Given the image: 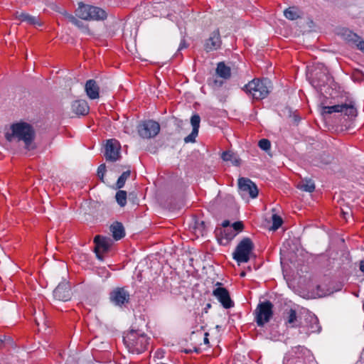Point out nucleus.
<instances>
[{
	"mask_svg": "<svg viewBox=\"0 0 364 364\" xmlns=\"http://www.w3.org/2000/svg\"><path fill=\"white\" fill-rule=\"evenodd\" d=\"M284 16L291 21L301 18L303 16V11L296 6H289L284 11Z\"/></svg>",
	"mask_w": 364,
	"mask_h": 364,
	"instance_id": "22",
	"label": "nucleus"
},
{
	"mask_svg": "<svg viewBox=\"0 0 364 364\" xmlns=\"http://www.w3.org/2000/svg\"><path fill=\"white\" fill-rule=\"evenodd\" d=\"M9 337H6V336H3L0 337V348H1L3 343L8 339H9Z\"/></svg>",
	"mask_w": 364,
	"mask_h": 364,
	"instance_id": "42",
	"label": "nucleus"
},
{
	"mask_svg": "<svg viewBox=\"0 0 364 364\" xmlns=\"http://www.w3.org/2000/svg\"><path fill=\"white\" fill-rule=\"evenodd\" d=\"M54 297L62 301H67L71 298V288L68 282H61L53 291Z\"/></svg>",
	"mask_w": 364,
	"mask_h": 364,
	"instance_id": "15",
	"label": "nucleus"
},
{
	"mask_svg": "<svg viewBox=\"0 0 364 364\" xmlns=\"http://www.w3.org/2000/svg\"><path fill=\"white\" fill-rule=\"evenodd\" d=\"M255 248L254 243L249 237L243 238L237 245L232 257L238 264L248 262Z\"/></svg>",
	"mask_w": 364,
	"mask_h": 364,
	"instance_id": "5",
	"label": "nucleus"
},
{
	"mask_svg": "<svg viewBox=\"0 0 364 364\" xmlns=\"http://www.w3.org/2000/svg\"><path fill=\"white\" fill-rule=\"evenodd\" d=\"M182 124H183V121L182 120H178V126H181Z\"/></svg>",
	"mask_w": 364,
	"mask_h": 364,
	"instance_id": "45",
	"label": "nucleus"
},
{
	"mask_svg": "<svg viewBox=\"0 0 364 364\" xmlns=\"http://www.w3.org/2000/svg\"><path fill=\"white\" fill-rule=\"evenodd\" d=\"M291 364H311V360L303 357H298L293 359Z\"/></svg>",
	"mask_w": 364,
	"mask_h": 364,
	"instance_id": "37",
	"label": "nucleus"
},
{
	"mask_svg": "<svg viewBox=\"0 0 364 364\" xmlns=\"http://www.w3.org/2000/svg\"><path fill=\"white\" fill-rule=\"evenodd\" d=\"M110 232L115 240H119L125 236V231L122 223L116 221L109 227Z\"/></svg>",
	"mask_w": 364,
	"mask_h": 364,
	"instance_id": "21",
	"label": "nucleus"
},
{
	"mask_svg": "<svg viewBox=\"0 0 364 364\" xmlns=\"http://www.w3.org/2000/svg\"><path fill=\"white\" fill-rule=\"evenodd\" d=\"M232 164L236 166H239L240 165L241 160L239 158L234 157L231 161Z\"/></svg>",
	"mask_w": 364,
	"mask_h": 364,
	"instance_id": "41",
	"label": "nucleus"
},
{
	"mask_svg": "<svg viewBox=\"0 0 364 364\" xmlns=\"http://www.w3.org/2000/svg\"><path fill=\"white\" fill-rule=\"evenodd\" d=\"M299 328V332L307 336L313 333H319L321 328L318 318L315 315L310 314L306 316L304 323H301Z\"/></svg>",
	"mask_w": 364,
	"mask_h": 364,
	"instance_id": "11",
	"label": "nucleus"
},
{
	"mask_svg": "<svg viewBox=\"0 0 364 364\" xmlns=\"http://www.w3.org/2000/svg\"><path fill=\"white\" fill-rule=\"evenodd\" d=\"M14 17L15 19L20 21L21 22H26L29 25L32 26H41L42 23L41 22L38 18L35 16H32L26 13H19L18 11H16L14 14Z\"/></svg>",
	"mask_w": 364,
	"mask_h": 364,
	"instance_id": "17",
	"label": "nucleus"
},
{
	"mask_svg": "<svg viewBox=\"0 0 364 364\" xmlns=\"http://www.w3.org/2000/svg\"><path fill=\"white\" fill-rule=\"evenodd\" d=\"M331 80L330 76L324 72H319L315 74L312 82L315 87L321 88L325 86Z\"/></svg>",
	"mask_w": 364,
	"mask_h": 364,
	"instance_id": "23",
	"label": "nucleus"
},
{
	"mask_svg": "<svg viewBox=\"0 0 364 364\" xmlns=\"http://www.w3.org/2000/svg\"><path fill=\"white\" fill-rule=\"evenodd\" d=\"M258 146L261 149L268 151L271 148V142L267 139H262L259 141Z\"/></svg>",
	"mask_w": 364,
	"mask_h": 364,
	"instance_id": "33",
	"label": "nucleus"
},
{
	"mask_svg": "<svg viewBox=\"0 0 364 364\" xmlns=\"http://www.w3.org/2000/svg\"><path fill=\"white\" fill-rule=\"evenodd\" d=\"M198 131L192 130V132L189 135H188L187 136L185 137L184 141L186 143L195 142L196 138L198 136Z\"/></svg>",
	"mask_w": 364,
	"mask_h": 364,
	"instance_id": "36",
	"label": "nucleus"
},
{
	"mask_svg": "<svg viewBox=\"0 0 364 364\" xmlns=\"http://www.w3.org/2000/svg\"><path fill=\"white\" fill-rule=\"evenodd\" d=\"M235 157V154L231 151H225L222 153L221 158L225 161H231Z\"/></svg>",
	"mask_w": 364,
	"mask_h": 364,
	"instance_id": "35",
	"label": "nucleus"
},
{
	"mask_svg": "<svg viewBox=\"0 0 364 364\" xmlns=\"http://www.w3.org/2000/svg\"><path fill=\"white\" fill-rule=\"evenodd\" d=\"M72 110L76 114L85 116L89 113L90 107L85 100H78L72 104Z\"/></svg>",
	"mask_w": 364,
	"mask_h": 364,
	"instance_id": "19",
	"label": "nucleus"
},
{
	"mask_svg": "<svg viewBox=\"0 0 364 364\" xmlns=\"http://www.w3.org/2000/svg\"><path fill=\"white\" fill-rule=\"evenodd\" d=\"M127 191L122 190H119L115 196L116 200L121 207H124L127 204Z\"/></svg>",
	"mask_w": 364,
	"mask_h": 364,
	"instance_id": "28",
	"label": "nucleus"
},
{
	"mask_svg": "<svg viewBox=\"0 0 364 364\" xmlns=\"http://www.w3.org/2000/svg\"><path fill=\"white\" fill-rule=\"evenodd\" d=\"M245 273L244 272H242L241 273V276H242V277H243V276H245Z\"/></svg>",
	"mask_w": 364,
	"mask_h": 364,
	"instance_id": "47",
	"label": "nucleus"
},
{
	"mask_svg": "<svg viewBox=\"0 0 364 364\" xmlns=\"http://www.w3.org/2000/svg\"><path fill=\"white\" fill-rule=\"evenodd\" d=\"M225 80L223 78L222 79H208V84L210 87H211L213 90H218L220 87H221L224 82Z\"/></svg>",
	"mask_w": 364,
	"mask_h": 364,
	"instance_id": "30",
	"label": "nucleus"
},
{
	"mask_svg": "<svg viewBox=\"0 0 364 364\" xmlns=\"http://www.w3.org/2000/svg\"><path fill=\"white\" fill-rule=\"evenodd\" d=\"M121 146L119 141L114 139L107 141L105 145V157L107 161H116L121 158Z\"/></svg>",
	"mask_w": 364,
	"mask_h": 364,
	"instance_id": "13",
	"label": "nucleus"
},
{
	"mask_svg": "<svg viewBox=\"0 0 364 364\" xmlns=\"http://www.w3.org/2000/svg\"><path fill=\"white\" fill-rule=\"evenodd\" d=\"M323 114H331L332 113H341L348 118L355 117L357 116V109L352 104H341L332 106H324L322 109Z\"/></svg>",
	"mask_w": 364,
	"mask_h": 364,
	"instance_id": "7",
	"label": "nucleus"
},
{
	"mask_svg": "<svg viewBox=\"0 0 364 364\" xmlns=\"http://www.w3.org/2000/svg\"><path fill=\"white\" fill-rule=\"evenodd\" d=\"M85 91L87 96L92 99L95 100L100 97V87L95 80H89L85 83Z\"/></svg>",
	"mask_w": 364,
	"mask_h": 364,
	"instance_id": "18",
	"label": "nucleus"
},
{
	"mask_svg": "<svg viewBox=\"0 0 364 364\" xmlns=\"http://www.w3.org/2000/svg\"><path fill=\"white\" fill-rule=\"evenodd\" d=\"M358 50L364 53V41L359 36L358 41L354 45Z\"/></svg>",
	"mask_w": 364,
	"mask_h": 364,
	"instance_id": "40",
	"label": "nucleus"
},
{
	"mask_svg": "<svg viewBox=\"0 0 364 364\" xmlns=\"http://www.w3.org/2000/svg\"><path fill=\"white\" fill-rule=\"evenodd\" d=\"M236 235L231 228L220 229V235L218 236V240L220 244L226 245H228Z\"/></svg>",
	"mask_w": 364,
	"mask_h": 364,
	"instance_id": "20",
	"label": "nucleus"
},
{
	"mask_svg": "<svg viewBox=\"0 0 364 364\" xmlns=\"http://www.w3.org/2000/svg\"><path fill=\"white\" fill-rule=\"evenodd\" d=\"M343 36H344L345 40L350 45L354 46L355 43L358 41L359 36L355 33L346 30L343 33Z\"/></svg>",
	"mask_w": 364,
	"mask_h": 364,
	"instance_id": "27",
	"label": "nucleus"
},
{
	"mask_svg": "<svg viewBox=\"0 0 364 364\" xmlns=\"http://www.w3.org/2000/svg\"><path fill=\"white\" fill-rule=\"evenodd\" d=\"M109 301L119 307H126L130 302V294L125 287H116L109 292Z\"/></svg>",
	"mask_w": 364,
	"mask_h": 364,
	"instance_id": "8",
	"label": "nucleus"
},
{
	"mask_svg": "<svg viewBox=\"0 0 364 364\" xmlns=\"http://www.w3.org/2000/svg\"><path fill=\"white\" fill-rule=\"evenodd\" d=\"M215 73L217 76L227 80L231 77V69L224 62H220L217 64Z\"/></svg>",
	"mask_w": 364,
	"mask_h": 364,
	"instance_id": "24",
	"label": "nucleus"
},
{
	"mask_svg": "<svg viewBox=\"0 0 364 364\" xmlns=\"http://www.w3.org/2000/svg\"><path fill=\"white\" fill-rule=\"evenodd\" d=\"M297 188L301 191L311 193L315 190V184L311 179H304L298 183Z\"/></svg>",
	"mask_w": 364,
	"mask_h": 364,
	"instance_id": "26",
	"label": "nucleus"
},
{
	"mask_svg": "<svg viewBox=\"0 0 364 364\" xmlns=\"http://www.w3.org/2000/svg\"><path fill=\"white\" fill-rule=\"evenodd\" d=\"M11 132H7L5 137L8 141H12L14 139L22 141L25 144V149L28 151L33 150L36 148L33 141L36 137V132L32 125L27 122H20L11 125Z\"/></svg>",
	"mask_w": 364,
	"mask_h": 364,
	"instance_id": "1",
	"label": "nucleus"
},
{
	"mask_svg": "<svg viewBox=\"0 0 364 364\" xmlns=\"http://www.w3.org/2000/svg\"><path fill=\"white\" fill-rule=\"evenodd\" d=\"M269 84L267 79L255 78L245 85L242 90L253 100H261L269 93Z\"/></svg>",
	"mask_w": 364,
	"mask_h": 364,
	"instance_id": "3",
	"label": "nucleus"
},
{
	"mask_svg": "<svg viewBox=\"0 0 364 364\" xmlns=\"http://www.w3.org/2000/svg\"><path fill=\"white\" fill-rule=\"evenodd\" d=\"M130 175H131V171L129 169L126 171H124L122 173V174L119 177V178L117 181V183H116L117 188L120 189V188H123L127 179L129 178Z\"/></svg>",
	"mask_w": 364,
	"mask_h": 364,
	"instance_id": "29",
	"label": "nucleus"
},
{
	"mask_svg": "<svg viewBox=\"0 0 364 364\" xmlns=\"http://www.w3.org/2000/svg\"><path fill=\"white\" fill-rule=\"evenodd\" d=\"M124 343L129 352L141 353L147 350L149 338L140 330L131 329L123 338Z\"/></svg>",
	"mask_w": 364,
	"mask_h": 364,
	"instance_id": "2",
	"label": "nucleus"
},
{
	"mask_svg": "<svg viewBox=\"0 0 364 364\" xmlns=\"http://www.w3.org/2000/svg\"><path fill=\"white\" fill-rule=\"evenodd\" d=\"M95 246V252L98 259L102 260L104 254L108 252L112 245V240L107 237L100 235H96L93 240Z\"/></svg>",
	"mask_w": 364,
	"mask_h": 364,
	"instance_id": "10",
	"label": "nucleus"
},
{
	"mask_svg": "<svg viewBox=\"0 0 364 364\" xmlns=\"http://www.w3.org/2000/svg\"><path fill=\"white\" fill-rule=\"evenodd\" d=\"M274 305L270 301L260 302L254 311L255 321L257 326L262 327L268 323L273 316Z\"/></svg>",
	"mask_w": 364,
	"mask_h": 364,
	"instance_id": "6",
	"label": "nucleus"
},
{
	"mask_svg": "<svg viewBox=\"0 0 364 364\" xmlns=\"http://www.w3.org/2000/svg\"><path fill=\"white\" fill-rule=\"evenodd\" d=\"M232 228H233V231L235 232H236V234L239 232H241L244 229V225H243V223L241 222V221H237V222H235L232 224Z\"/></svg>",
	"mask_w": 364,
	"mask_h": 364,
	"instance_id": "39",
	"label": "nucleus"
},
{
	"mask_svg": "<svg viewBox=\"0 0 364 364\" xmlns=\"http://www.w3.org/2000/svg\"><path fill=\"white\" fill-rule=\"evenodd\" d=\"M200 122V117L198 114H193L191 118V123L193 127V130L198 131L199 129Z\"/></svg>",
	"mask_w": 364,
	"mask_h": 364,
	"instance_id": "31",
	"label": "nucleus"
},
{
	"mask_svg": "<svg viewBox=\"0 0 364 364\" xmlns=\"http://www.w3.org/2000/svg\"><path fill=\"white\" fill-rule=\"evenodd\" d=\"M107 169L105 164L99 166L97 168V176L101 181L104 182V176L106 173Z\"/></svg>",
	"mask_w": 364,
	"mask_h": 364,
	"instance_id": "34",
	"label": "nucleus"
},
{
	"mask_svg": "<svg viewBox=\"0 0 364 364\" xmlns=\"http://www.w3.org/2000/svg\"><path fill=\"white\" fill-rule=\"evenodd\" d=\"M286 324L291 328L299 326L298 324L297 314L296 310L290 309L284 313Z\"/></svg>",
	"mask_w": 364,
	"mask_h": 364,
	"instance_id": "25",
	"label": "nucleus"
},
{
	"mask_svg": "<svg viewBox=\"0 0 364 364\" xmlns=\"http://www.w3.org/2000/svg\"><path fill=\"white\" fill-rule=\"evenodd\" d=\"M138 133L144 139L156 136L160 131V125L153 120L144 121L138 126Z\"/></svg>",
	"mask_w": 364,
	"mask_h": 364,
	"instance_id": "9",
	"label": "nucleus"
},
{
	"mask_svg": "<svg viewBox=\"0 0 364 364\" xmlns=\"http://www.w3.org/2000/svg\"><path fill=\"white\" fill-rule=\"evenodd\" d=\"M222 44V41L220 38V34L219 29L214 31L211 34L209 38L206 40L205 43V50L207 52L216 50L220 48Z\"/></svg>",
	"mask_w": 364,
	"mask_h": 364,
	"instance_id": "16",
	"label": "nucleus"
},
{
	"mask_svg": "<svg viewBox=\"0 0 364 364\" xmlns=\"http://www.w3.org/2000/svg\"><path fill=\"white\" fill-rule=\"evenodd\" d=\"M216 285L218 287L213 290V294L219 300L224 308L230 309L232 307L234 302L232 301L228 289L222 287L220 282H218Z\"/></svg>",
	"mask_w": 364,
	"mask_h": 364,
	"instance_id": "14",
	"label": "nucleus"
},
{
	"mask_svg": "<svg viewBox=\"0 0 364 364\" xmlns=\"http://www.w3.org/2000/svg\"><path fill=\"white\" fill-rule=\"evenodd\" d=\"M75 14L81 19L86 21H100L107 18V13L102 9L82 2L78 4V8L75 10Z\"/></svg>",
	"mask_w": 364,
	"mask_h": 364,
	"instance_id": "4",
	"label": "nucleus"
},
{
	"mask_svg": "<svg viewBox=\"0 0 364 364\" xmlns=\"http://www.w3.org/2000/svg\"><path fill=\"white\" fill-rule=\"evenodd\" d=\"M204 342H205V343H209L208 338H205Z\"/></svg>",
	"mask_w": 364,
	"mask_h": 364,
	"instance_id": "46",
	"label": "nucleus"
},
{
	"mask_svg": "<svg viewBox=\"0 0 364 364\" xmlns=\"http://www.w3.org/2000/svg\"><path fill=\"white\" fill-rule=\"evenodd\" d=\"M283 223L282 218L277 215H273L272 216V229L274 230H277L279 227L282 226Z\"/></svg>",
	"mask_w": 364,
	"mask_h": 364,
	"instance_id": "32",
	"label": "nucleus"
},
{
	"mask_svg": "<svg viewBox=\"0 0 364 364\" xmlns=\"http://www.w3.org/2000/svg\"><path fill=\"white\" fill-rule=\"evenodd\" d=\"M238 188L242 196L248 195L252 198H255L258 196L259 191L257 185L248 178H240Z\"/></svg>",
	"mask_w": 364,
	"mask_h": 364,
	"instance_id": "12",
	"label": "nucleus"
},
{
	"mask_svg": "<svg viewBox=\"0 0 364 364\" xmlns=\"http://www.w3.org/2000/svg\"><path fill=\"white\" fill-rule=\"evenodd\" d=\"M359 269L363 273H364V259L360 261Z\"/></svg>",
	"mask_w": 364,
	"mask_h": 364,
	"instance_id": "44",
	"label": "nucleus"
},
{
	"mask_svg": "<svg viewBox=\"0 0 364 364\" xmlns=\"http://www.w3.org/2000/svg\"><path fill=\"white\" fill-rule=\"evenodd\" d=\"M222 226L224 228V229H226V228H230L229 226H230V221L226 220H224L222 223Z\"/></svg>",
	"mask_w": 364,
	"mask_h": 364,
	"instance_id": "43",
	"label": "nucleus"
},
{
	"mask_svg": "<svg viewBox=\"0 0 364 364\" xmlns=\"http://www.w3.org/2000/svg\"><path fill=\"white\" fill-rule=\"evenodd\" d=\"M67 18L70 22L75 25L76 26L79 28H82L83 23L82 21L77 20L74 16L73 15H68Z\"/></svg>",
	"mask_w": 364,
	"mask_h": 364,
	"instance_id": "38",
	"label": "nucleus"
}]
</instances>
